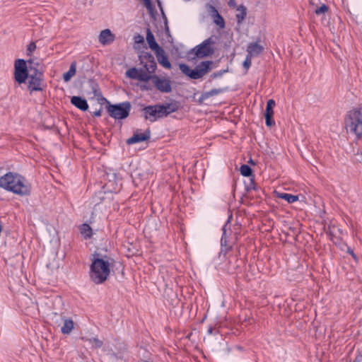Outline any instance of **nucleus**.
I'll list each match as a JSON object with an SVG mask.
<instances>
[{
    "label": "nucleus",
    "instance_id": "obj_1",
    "mask_svg": "<svg viewBox=\"0 0 362 362\" xmlns=\"http://www.w3.org/2000/svg\"><path fill=\"white\" fill-rule=\"evenodd\" d=\"M91 258L90 265V278L95 284H102L105 282L110 274L111 269L116 263L115 259L106 255L95 252Z\"/></svg>",
    "mask_w": 362,
    "mask_h": 362
},
{
    "label": "nucleus",
    "instance_id": "obj_2",
    "mask_svg": "<svg viewBox=\"0 0 362 362\" xmlns=\"http://www.w3.org/2000/svg\"><path fill=\"white\" fill-rule=\"evenodd\" d=\"M0 187L15 194L24 197L31 194V185L22 175L8 172L0 177Z\"/></svg>",
    "mask_w": 362,
    "mask_h": 362
},
{
    "label": "nucleus",
    "instance_id": "obj_3",
    "mask_svg": "<svg viewBox=\"0 0 362 362\" xmlns=\"http://www.w3.org/2000/svg\"><path fill=\"white\" fill-rule=\"evenodd\" d=\"M344 128L347 134L356 136L358 141L362 138V106L354 107L347 111L344 118Z\"/></svg>",
    "mask_w": 362,
    "mask_h": 362
},
{
    "label": "nucleus",
    "instance_id": "obj_4",
    "mask_svg": "<svg viewBox=\"0 0 362 362\" xmlns=\"http://www.w3.org/2000/svg\"><path fill=\"white\" fill-rule=\"evenodd\" d=\"M214 67H216L215 63L211 60L202 61L194 69H191L189 65L185 63L179 64V69L181 72L193 80L202 78Z\"/></svg>",
    "mask_w": 362,
    "mask_h": 362
},
{
    "label": "nucleus",
    "instance_id": "obj_5",
    "mask_svg": "<svg viewBox=\"0 0 362 362\" xmlns=\"http://www.w3.org/2000/svg\"><path fill=\"white\" fill-rule=\"evenodd\" d=\"M108 115L115 119L116 123L122 125V120L127 119L132 109V104L129 101H124L115 104L108 103L105 107Z\"/></svg>",
    "mask_w": 362,
    "mask_h": 362
},
{
    "label": "nucleus",
    "instance_id": "obj_6",
    "mask_svg": "<svg viewBox=\"0 0 362 362\" xmlns=\"http://www.w3.org/2000/svg\"><path fill=\"white\" fill-rule=\"evenodd\" d=\"M213 37V35L209 37L188 51V59H204L211 56L214 53V45L215 44V41Z\"/></svg>",
    "mask_w": 362,
    "mask_h": 362
},
{
    "label": "nucleus",
    "instance_id": "obj_7",
    "mask_svg": "<svg viewBox=\"0 0 362 362\" xmlns=\"http://www.w3.org/2000/svg\"><path fill=\"white\" fill-rule=\"evenodd\" d=\"M13 80L15 88H17L22 84L28 83V90L30 93L42 91L44 89L42 86V83L44 81V78L30 76L29 73L28 77L23 80V78H20L19 76L16 74V71H13Z\"/></svg>",
    "mask_w": 362,
    "mask_h": 362
},
{
    "label": "nucleus",
    "instance_id": "obj_8",
    "mask_svg": "<svg viewBox=\"0 0 362 362\" xmlns=\"http://www.w3.org/2000/svg\"><path fill=\"white\" fill-rule=\"evenodd\" d=\"M36 59L30 57L28 59H16L14 61L13 71H16V74L23 80L28 77L29 69L28 67L32 66L37 69H44L43 66Z\"/></svg>",
    "mask_w": 362,
    "mask_h": 362
},
{
    "label": "nucleus",
    "instance_id": "obj_9",
    "mask_svg": "<svg viewBox=\"0 0 362 362\" xmlns=\"http://www.w3.org/2000/svg\"><path fill=\"white\" fill-rule=\"evenodd\" d=\"M232 218V215H230L225 224L222 228L223 233L221 238V251L219 252V257L222 255L225 257L228 252L232 250L233 245L232 243L229 239V235L228 234L227 229L228 227V230H230V220ZM231 231H230V233Z\"/></svg>",
    "mask_w": 362,
    "mask_h": 362
},
{
    "label": "nucleus",
    "instance_id": "obj_10",
    "mask_svg": "<svg viewBox=\"0 0 362 362\" xmlns=\"http://www.w3.org/2000/svg\"><path fill=\"white\" fill-rule=\"evenodd\" d=\"M88 86L90 88V91L87 93V95L91 93L95 97L98 103L102 106L105 105V107L108 105V103H111L103 95L102 90L100 88L98 81L94 78H90L88 80Z\"/></svg>",
    "mask_w": 362,
    "mask_h": 362
},
{
    "label": "nucleus",
    "instance_id": "obj_11",
    "mask_svg": "<svg viewBox=\"0 0 362 362\" xmlns=\"http://www.w3.org/2000/svg\"><path fill=\"white\" fill-rule=\"evenodd\" d=\"M142 117L151 122H154L158 119L163 118L159 104L144 106L141 108Z\"/></svg>",
    "mask_w": 362,
    "mask_h": 362
},
{
    "label": "nucleus",
    "instance_id": "obj_12",
    "mask_svg": "<svg viewBox=\"0 0 362 362\" xmlns=\"http://www.w3.org/2000/svg\"><path fill=\"white\" fill-rule=\"evenodd\" d=\"M140 64H143L144 68L150 73H155L157 69V64L153 55L148 52L141 51L139 54Z\"/></svg>",
    "mask_w": 362,
    "mask_h": 362
},
{
    "label": "nucleus",
    "instance_id": "obj_13",
    "mask_svg": "<svg viewBox=\"0 0 362 362\" xmlns=\"http://www.w3.org/2000/svg\"><path fill=\"white\" fill-rule=\"evenodd\" d=\"M151 139V129H146L144 132H141V129H137L133 135L127 139L126 144L127 145H132L141 142L147 141Z\"/></svg>",
    "mask_w": 362,
    "mask_h": 362
},
{
    "label": "nucleus",
    "instance_id": "obj_14",
    "mask_svg": "<svg viewBox=\"0 0 362 362\" xmlns=\"http://www.w3.org/2000/svg\"><path fill=\"white\" fill-rule=\"evenodd\" d=\"M153 84L160 93H168L173 90L172 81L169 78L156 75Z\"/></svg>",
    "mask_w": 362,
    "mask_h": 362
},
{
    "label": "nucleus",
    "instance_id": "obj_15",
    "mask_svg": "<svg viewBox=\"0 0 362 362\" xmlns=\"http://www.w3.org/2000/svg\"><path fill=\"white\" fill-rule=\"evenodd\" d=\"M52 320H54L56 323L59 322L58 318L64 322V325L61 328V332L64 334H69L74 329V321L71 318H66L62 314L59 315L57 313H52Z\"/></svg>",
    "mask_w": 362,
    "mask_h": 362
},
{
    "label": "nucleus",
    "instance_id": "obj_16",
    "mask_svg": "<svg viewBox=\"0 0 362 362\" xmlns=\"http://www.w3.org/2000/svg\"><path fill=\"white\" fill-rule=\"evenodd\" d=\"M276 105L274 100L269 99L267 102L266 109L264 113V117L265 118V124L268 127H272L275 124V122L274 119V107Z\"/></svg>",
    "mask_w": 362,
    "mask_h": 362
},
{
    "label": "nucleus",
    "instance_id": "obj_17",
    "mask_svg": "<svg viewBox=\"0 0 362 362\" xmlns=\"http://www.w3.org/2000/svg\"><path fill=\"white\" fill-rule=\"evenodd\" d=\"M163 118L168 117L171 113L177 112L180 108V103L172 100L170 103H158Z\"/></svg>",
    "mask_w": 362,
    "mask_h": 362
},
{
    "label": "nucleus",
    "instance_id": "obj_18",
    "mask_svg": "<svg viewBox=\"0 0 362 362\" xmlns=\"http://www.w3.org/2000/svg\"><path fill=\"white\" fill-rule=\"evenodd\" d=\"M70 103L81 111L86 112L88 110L89 105L87 100L84 97L80 95L71 96L70 98Z\"/></svg>",
    "mask_w": 362,
    "mask_h": 362
},
{
    "label": "nucleus",
    "instance_id": "obj_19",
    "mask_svg": "<svg viewBox=\"0 0 362 362\" xmlns=\"http://www.w3.org/2000/svg\"><path fill=\"white\" fill-rule=\"evenodd\" d=\"M158 62L161 65L163 68L170 69L172 68V64L169 61L168 56L165 53L163 48H160L156 52H154Z\"/></svg>",
    "mask_w": 362,
    "mask_h": 362
},
{
    "label": "nucleus",
    "instance_id": "obj_20",
    "mask_svg": "<svg viewBox=\"0 0 362 362\" xmlns=\"http://www.w3.org/2000/svg\"><path fill=\"white\" fill-rule=\"evenodd\" d=\"M115 40V35L108 28L102 30L98 36V40L103 45H110Z\"/></svg>",
    "mask_w": 362,
    "mask_h": 362
},
{
    "label": "nucleus",
    "instance_id": "obj_21",
    "mask_svg": "<svg viewBox=\"0 0 362 362\" xmlns=\"http://www.w3.org/2000/svg\"><path fill=\"white\" fill-rule=\"evenodd\" d=\"M146 40L148 47L154 52L162 48L156 42L155 37L149 28H146Z\"/></svg>",
    "mask_w": 362,
    "mask_h": 362
},
{
    "label": "nucleus",
    "instance_id": "obj_22",
    "mask_svg": "<svg viewBox=\"0 0 362 362\" xmlns=\"http://www.w3.org/2000/svg\"><path fill=\"white\" fill-rule=\"evenodd\" d=\"M264 51V47L258 42H251L247 47V54L250 57H257Z\"/></svg>",
    "mask_w": 362,
    "mask_h": 362
},
{
    "label": "nucleus",
    "instance_id": "obj_23",
    "mask_svg": "<svg viewBox=\"0 0 362 362\" xmlns=\"http://www.w3.org/2000/svg\"><path fill=\"white\" fill-rule=\"evenodd\" d=\"M274 194L276 198L285 200L288 204L294 203L299 199V195L281 192L276 190L274 191Z\"/></svg>",
    "mask_w": 362,
    "mask_h": 362
},
{
    "label": "nucleus",
    "instance_id": "obj_24",
    "mask_svg": "<svg viewBox=\"0 0 362 362\" xmlns=\"http://www.w3.org/2000/svg\"><path fill=\"white\" fill-rule=\"evenodd\" d=\"M122 188V183H118L116 180H109L103 187L107 192L117 193Z\"/></svg>",
    "mask_w": 362,
    "mask_h": 362
},
{
    "label": "nucleus",
    "instance_id": "obj_25",
    "mask_svg": "<svg viewBox=\"0 0 362 362\" xmlns=\"http://www.w3.org/2000/svg\"><path fill=\"white\" fill-rule=\"evenodd\" d=\"M76 62L74 61L71 63L69 71L65 72L63 74L64 81L66 83L70 81L71 78L76 74Z\"/></svg>",
    "mask_w": 362,
    "mask_h": 362
},
{
    "label": "nucleus",
    "instance_id": "obj_26",
    "mask_svg": "<svg viewBox=\"0 0 362 362\" xmlns=\"http://www.w3.org/2000/svg\"><path fill=\"white\" fill-rule=\"evenodd\" d=\"M156 74H155L154 73H150L148 72L146 69L144 70L143 69H141L139 81L147 83L149 81H151L152 83H153V80L156 77Z\"/></svg>",
    "mask_w": 362,
    "mask_h": 362
},
{
    "label": "nucleus",
    "instance_id": "obj_27",
    "mask_svg": "<svg viewBox=\"0 0 362 362\" xmlns=\"http://www.w3.org/2000/svg\"><path fill=\"white\" fill-rule=\"evenodd\" d=\"M80 230L84 239H90L93 235V230L89 224L83 223L80 226Z\"/></svg>",
    "mask_w": 362,
    "mask_h": 362
},
{
    "label": "nucleus",
    "instance_id": "obj_28",
    "mask_svg": "<svg viewBox=\"0 0 362 362\" xmlns=\"http://www.w3.org/2000/svg\"><path fill=\"white\" fill-rule=\"evenodd\" d=\"M141 71V68L132 67L126 71L125 75L130 79L139 81Z\"/></svg>",
    "mask_w": 362,
    "mask_h": 362
},
{
    "label": "nucleus",
    "instance_id": "obj_29",
    "mask_svg": "<svg viewBox=\"0 0 362 362\" xmlns=\"http://www.w3.org/2000/svg\"><path fill=\"white\" fill-rule=\"evenodd\" d=\"M237 10L239 11L240 13L235 15V18L237 20V23L240 24L246 18L247 8L243 4H241L237 7Z\"/></svg>",
    "mask_w": 362,
    "mask_h": 362
},
{
    "label": "nucleus",
    "instance_id": "obj_30",
    "mask_svg": "<svg viewBox=\"0 0 362 362\" xmlns=\"http://www.w3.org/2000/svg\"><path fill=\"white\" fill-rule=\"evenodd\" d=\"M240 173L243 177H255L252 168L247 164H243L240 168Z\"/></svg>",
    "mask_w": 362,
    "mask_h": 362
},
{
    "label": "nucleus",
    "instance_id": "obj_31",
    "mask_svg": "<svg viewBox=\"0 0 362 362\" xmlns=\"http://www.w3.org/2000/svg\"><path fill=\"white\" fill-rule=\"evenodd\" d=\"M143 1L145 7L148 10L149 14L151 16L152 18H155L156 15V11L154 5L152 3L151 0H141Z\"/></svg>",
    "mask_w": 362,
    "mask_h": 362
},
{
    "label": "nucleus",
    "instance_id": "obj_32",
    "mask_svg": "<svg viewBox=\"0 0 362 362\" xmlns=\"http://www.w3.org/2000/svg\"><path fill=\"white\" fill-rule=\"evenodd\" d=\"M226 90H228L227 87L219 88H213V89L210 90L209 91L204 92V96H206L207 98H209L210 97L215 96L220 93H222Z\"/></svg>",
    "mask_w": 362,
    "mask_h": 362
},
{
    "label": "nucleus",
    "instance_id": "obj_33",
    "mask_svg": "<svg viewBox=\"0 0 362 362\" xmlns=\"http://www.w3.org/2000/svg\"><path fill=\"white\" fill-rule=\"evenodd\" d=\"M214 23L219 27V28L223 29L226 27V21L223 17L218 13L217 15L213 17Z\"/></svg>",
    "mask_w": 362,
    "mask_h": 362
},
{
    "label": "nucleus",
    "instance_id": "obj_34",
    "mask_svg": "<svg viewBox=\"0 0 362 362\" xmlns=\"http://www.w3.org/2000/svg\"><path fill=\"white\" fill-rule=\"evenodd\" d=\"M30 76H35V77H42L44 78V69H37L35 67H28Z\"/></svg>",
    "mask_w": 362,
    "mask_h": 362
},
{
    "label": "nucleus",
    "instance_id": "obj_35",
    "mask_svg": "<svg viewBox=\"0 0 362 362\" xmlns=\"http://www.w3.org/2000/svg\"><path fill=\"white\" fill-rule=\"evenodd\" d=\"M229 71L228 67H227L226 69H221L218 71L214 72L211 74L209 76V78L208 80V82H211L213 79H215L216 78L222 76L224 74L228 73Z\"/></svg>",
    "mask_w": 362,
    "mask_h": 362
},
{
    "label": "nucleus",
    "instance_id": "obj_36",
    "mask_svg": "<svg viewBox=\"0 0 362 362\" xmlns=\"http://www.w3.org/2000/svg\"><path fill=\"white\" fill-rule=\"evenodd\" d=\"M107 192L106 189L100 190L95 194L93 197L94 202H96L95 204H98L104 200V194Z\"/></svg>",
    "mask_w": 362,
    "mask_h": 362
},
{
    "label": "nucleus",
    "instance_id": "obj_37",
    "mask_svg": "<svg viewBox=\"0 0 362 362\" xmlns=\"http://www.w3.org/2000/svg\"><path fill=\"white\" fill-rule=\"evenodd\" d=\"M257 190V186L255 182V177H251L250 180V182L247 185H245V191L247 192H250V190Z\"/></svg>",
    "mask_w": 362,
    "mask_h": 362
},
{
    "label": "nucleus",
    "instance_id": "obj_38",
    "mask_svg": "<svg viewBox=\"0 0 362 362\" xmlns=\"http://www.w3.org/2000/svg\"><path fill=\"white\" fill-rule=\"evenodd\" d=\"M36 44L35 42H30L28 45H27V49H26V55L28 57H32L33 56V52L36 49Z\"/></svg>",
    "mask_w": 362,
    "mask_h": 362
},
{
    "label": "nucleus",
    "instance_id": "obj_39",
    "mask_svg": "<svg viewBox=\"0 0 362 362\" xmlns=\"http://www.w3.org/2000/svg\"><path fill=\"white\" fill-rule=\"evenodd\" d=\"M329 11V6L325 4H322L320 6L317 7L315 13L317 16L327 13Z\"/></svg>",
    "mask_w": 362,
    "mask_h": 362
},
{
    "label": "nucleus",
    "instance_id": "obj_40",
    "mask_svg": "<svg viewBox=\"0 0 362 362\" xmlns=\"http://www.w3.org/2000/svg\"><path fill=\"white\" fill-rule=\"evenodd\" d=\"M252 57L249 56L248 54L246 55V57L243 63V68L246 70V72L250 69L252 64Z\"/></svg>",
    "mask_w": 362,
    "mask_h": 362
},
{
    "label": "nucleus",
    "instance_id": "obj_41",
    "mask_svg": "<svg viewBox=\"0 0 362 362\" xmlns=\"http://www.w3.org/2000/svg\"><path fill=\"white\" fill-rule=\"evenodd\" d=\"M134 39L135 44L144 45V47L146 48V46L144 45V37L142 35L137 34L136 36H134Z\"/></svg>",
    "mask_w": 362,
    "mask_h": 362
},
{
    "label": "nucleus",
    "instance_id": "obj_42",
    "mask_svg": "<svg viewBox=\"0 0 362 362\" xmlns=\"http://www.w3.org/2000/svg\"><path fill=\"white\" fill-rule=\"evenodd\" d=\"M90 341H93V342L94 346L96 349L101 348L103 346V341H101L100 339H98L96 337H93V339H90Z\"/></svg>",
    "mask_w": 362,
    "mask_h": 362
},
{
    "label": "nucleus",
    "instance_id": "obj_43",
    "mask_svg": "<svg viewBox=\"0 0 362 362\" xmlns=\"http://www.w3.org/2000/svg\"><path fill=\"white\" fill-rule=\"evenodd\" d=\"M345 246L347 247L346 252L351 255V257L355 259L356 262H358V257L354 253L352 248L349 246H348L346 244H345Z\"/></svg>",
    "mask_w": 362,
    "mask_h": 362
},
{
    "label": "nucleus",
    "instance_id": "obj_44",
    "mask_svg": "<svg viewBox=\"0 0 362 362\" xmlns=\"http://www.w3.org/2000/svg\"><path fill=\"white\" fill-rule=\"evenodd\" d=\"M140 89L141 90H152L153 86L148 83H144L140 85Z\"/></svg>",
    "mask_w": 362,
    "mask_h": 362
},
{
    "label": "nucleus",
    "instance_id": "obj_45",
    "mask_svg": "<svg viewBox=\"0 0 362 362\" xmlns=\"http://www.w3.org/2000/svg\"><path fill=\"white\" fill-rule=\"evenodd\" d=\"M209 12L212 17H214V16L217 15V13H219L217 8L212 5L209 6Z\"/></svg>",
    "mask_w": 362,
    "mask_h": 362
},
{
    "label": "nucleus",
    "instance_id": "obj_46",
    "mask_svg": "<svg viewBox=\"0 0 362 362\" xmlns=\"http://www.w3.org/2000/svg\"><path fill=\"white\" fill-rule=\"evenodd\" d=\"M165 33L168 39V41H170V39L173 40V37L170 34V28L168 25H165Z\"/></svg>",
    "mask_w": 362,
    "mask_h": 362
},
{
    "label": "nucleus",
    "instance_id": "obj_47",
    "mask_svg": "<svg viewBox=\"0 0 362 362\" xmlns=\"http://www.w3.org/2000/svg\"><path fill=\"white\" fill-rule=\"evenodd\" d=\"M91 115L94 117H99L102 115V107H100L98 110L91 112Z\"/></svg>",
    "mask_w": 362,
    "mask_h": 362
},
{
    "label": "nucleus",
    "instance_id": "obj_48",
    "mask_svg": "<svg viewBox=\"0 0 362 362\" xmlns=\"http://www.w3.org/2000/svg\"><path fill=\"white\" fill-rule=\"evenodd\" d=\"M207 99V97L206 96H204V92H203L201 95V96L199 97V98L197 100V103L199 105H202L204 103V101Z\"/></svg>",
    "mask_w": 362,
    "mask_h": 362
},
{
    "label": "nucleus",
    "instance_id": "obj_49",
    "mask_svg": "<svg viewBox=\"0 0 362 362\" xmlns=\"http://www.w3.org/2000/svg\"><path fill=\"white\" fill-rule=\"evenodd\" d=\"M228 6L230 8H236L238 7L235 0H229L228 2Z\"/></svg>",
    "mask_w": 362,
    "mask_h": 362
},
{
    "label": "nucleus",
    "instance_id": "obj_50",
    "mask_svg": "<svg viewBox=\"0 0 362 362\" xmlns=\"http://www.w3.org/2000/svg\"><path fill=\"white\" fill-rule=\"evenodd\" d=\"M172 53L174 54H177L178 57H181L179 53V48L177 47H174L172 49Z\"/></svg>",
    "mask_w": 362,
    "mask_h": 362
},
{
    "label": "nucleus",
    "instance_id": "obj_51",
    "mask_svg": "<svg viewBox=\"0 0 362 362\" xmlns=\"http://www.w3.org/2000/svg\"><path fill=\"white\" fill-rule=\"evenodd\" d=\"M160 11L162 13V17H163V18L164 20L165 25H168V19H167V17H166L164 11H163V9L162 8V10L161 9H160Z\"/></svg>",
    "mask_w": 362,
    "mask_h": 362
},
{
    "label": "nucleus",
    "instance_id": "obj_52",
    "mask_svg": "<svg viewBox=\"0 0 362 362\" xmlns=\"http://www.w3.org/2000/svg\"><path fill=\"white\" fill-rule=\"evenodd\" d=\"M214 330V328L213 326L210 325L209 327H208V330H207V332L208 334H213V332Z\"/></svg>",
    "mask_w": 362,
    "mask_h": 362
},
{
    "label": "nucleus",
    "instance_id": "obj_53",
    "mask_svg": "<svg viewBox=\"0 0 362 362\" xmlns=\"http://www.w3.org/2000/svg\"><path fill=\"white\" fill-rule=\"evenodd\" d=\"M248 163L250 164L251 165H256V162L253 159H252L251 158L249 159Z\"/></svg>",
    "mask_w": 362,
    "mask_h": 362
},
{
    "label": "nucleus",
    "instance_id": "obj_54",
    "mask_svg": "<svg viewBox=\"0 0 362 362\" xmlns=\"http://www.w3.org/2000/svg\"><path fill=\"white\" fill-rule=\"evenodd\" d=\"M156 2H157V4H158V7L160 8V9H161V10H162V4H161L160 0H156Z\"/></svg>",
    "mask_w": 362,
    "mask_h": 362
},
{
    "label": "nucleus",
    "instance_id": "obj_55",
    "mask_svg": "<svg viewBox=\"0 0 362 362\" xmlns=\"http://www.w3.org/2000/svg\"><path fill=\"white\" fill-rule=\"evenodd\" d=\"M358 357L361 358V360L362 361V351H358Z\"/></svg>",
    "mask_w": 362,
    "mask_h": 362
},
{
    "label": "nucleus",
    "instance_id": "obj_56",
    "mask_svg": "<svg viewBox=\"0 0 362 362\" xmlns=\"http://www.w3.org/2000/svg\"><path fill=\"white\" fill-rule=\"evenodd\" d=\"M144 362H148V361H144Z\"/></svg>",
    "mask_w": 362,
    "mask_h": 362
}]
</instances>
